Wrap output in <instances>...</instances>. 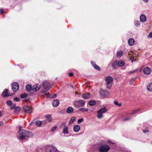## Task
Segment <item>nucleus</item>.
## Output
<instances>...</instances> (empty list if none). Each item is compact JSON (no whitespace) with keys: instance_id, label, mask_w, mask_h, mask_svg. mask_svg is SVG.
Returning <instances> with one entry per match:
<instances>
[{"instance_id":"nucleus-29","label":"nucleus","mask_w":152,"mask_h":152,"mask_svg":"<svg viewBox=\"0 0 152 152\" xmlns=\"http://www.w3.org/2000/svg\"><path fill=\"white\" fill-rule=\"evenodd\" d=\"M44 122V121H38L36 122L35 125L37 126H40Z\"/></svg>"},{"instance_id":"nucleus-55","label":"nucleus","mask_w":152,"mask_h":152,"mask_svg":"<svg viewBox=\"0 0 152 152\" xmlns=\"http://www.w3.org/2000/svg\"><path fill=\"white\" fill-rule=\"evenodd\" d=\"M143 132L144 133H145L146 132H148V131L147 130H146H146H143Z\"/></svg>"},{"instance_id":"nucleus-51","label":"nucleus","mask_w":152,"mask_h":152,"mask_svg":"<svg viewBox=\"0 0 152 152\" xmlns=\"http://www.w3.org/2000/svg\"><path fill=\"white\" fill-rule=\"evenodd\" d=\"M130 118H127L124 119L123 120L124 121H129L130 120Z\"/></svg>"},{"instance_id":"nucleus-1","label":"nucleus","mask_w":152,"mask_h":152,"mask_svg":"<svg viewBox=\"0 0 152 152\" xmlns=\"http://www.w3.org/2000/svg\"><path fill=\"white\" fill-rule=\"evenodd\" d=\"M42 86L44 88L41 91L42 93H45L52 87V86H50V83L47 81L43 82L42 84Z\"/></svg>"},{"instance_id":"nucleus-13","label":"nucleus","mask_w":152,"mask_h":152,"mask_svg":"<svg viewBox=\"0 0 152 152\" xmlns=\"http://www.w3.org/2000/svg\"><path fill=\"white\" fill-rule=\"evenodd\" d=\"M151 72V70L150 68L146 67H145L143 70V72L145 74L149 75V74Z\"/></svg>"},{"instance_id":"nucleus-38","label":"nucleus","mask_w":152,"mask_h":152,"mask_svg":"<svg viewBox=\"0 0 152 152\" xmlns=\"http://www.w3.org/2000/svg\"><path fill=\"white\" fill-rule=\"evenodd\" d=\"M136 78H137L134 77L132 79L129 83V84L131 85H133V82L135 80Z\"/></svg>"},{"instance_id":"nucleus-25","label":"nucleus","mask_w":152,"mask_h":152,"mask_svg":"<svg viewBox=\"0 0 152 152\" xmlns=\"http://www.w3.org/2000/svg\"><path fill=\"white\" fill-rule=\"evenodd\" d=\"M26 89L27 91H30L32 90V87L31 85H28L26 86Z\"/></svg>"},{"instance_id":"nucleus-17","label":"nucleus","mask_w":152,"mask_h":152,"mask_svg":"<svg viewBox=\"0 0 152 152\" xmlns=\"http://www.w3.org/2000/svg\"><path fill=\"white\" fill-rule=\"evenodd\" d=\"M134 42V40L133 39L130 38L128 40V43L130 46L133 45Z\"/></svg>"},{"instance_id":"nucleus-45","label":"nucleus","mask_w":152,"mask_h":152,"mask_svg":"<svg viewBox=\"0 0 152 152\" xmlns=\"http://www.w3.org/2000/svg\"><path fill=\"white\" fill-rule=\"evenodd\" d=\"M148 38H151L152 37V32L150 33L147 37Z\"/></svg>"},{"instance_id":"nucleus-24","label":"nucleus","mask_w":152,"mask_h":152,"mask_svg":"<svg viewBox=\"0 0 152 152\" xmlns=\"http://www.w3.org/2000/svg\"><path fill=\"white\" fill-rule=\"evenodd\" d=\"M63 133H69V129L68 127L67 126H65L64 127L62 130Z\"/></svg>"},{"instance_id":"nucleus-22","label":"nucleus","mask_w":152,"mask_h":152,"mask_svg":"<svg viewBox=\"0 0 152 152\" xmlns=\"http://www.w3.org/2000/svg\"><path fill=\"white\" fill-rule=\"evenodd\" d=\"M73 109L71 107H69L67 108L66 110V112L68 113H70L73 111Z\"/></svg>"},{"instance_id":"nucleus-61","label":"nucleus","mask_w":152,"mask_h":152,"mask_svg":"<svg viewBox=\"0 0 152 152\" xmlns=\"http://www.w3.org/2000/svg\"><path fill=\"white\" fill-rule=\"evenodd\" d=\"M2 115V113L0 111V117H1Z\"/></svg>"},{"instance_id":"nucleus-37","label":"nucleus","mask_w":152,"mask_h":152,"mask_svg":"<svg viewBox=\"0 0 152 152\" xmlns=\"http://www.w3.org/2000/svg\"><path fill=\"white\" fill-rule=\"evenodd\" d=\"M114 103L115 104L117 105L118 107H120L121 106V103H118V102L117 100H115L114 101Z\"/></svg>"},{"instance_id":"nucleus-19","label":"nucleus","mask_w":152,"mask_h":152,"mask_svg":"<svg viewBox=\"0 0 152 152\" xmlns=\"http://www.w3.org/2000/svg\"><path fill=\"white\" fill-rule=\"evenodd\" d=\"M123 54V52L121 51H118L116 53L117 57L118 58L121 57Z\"/></svg>"},{"instance_id":"nucleus-3","label":"nucleus","mask_w":152,"mask_h":152,"mask_svg":"<svg viewBox=\"0 0 152 152\" xmlns=\"http://www.w3.org/2000/svg\"><path fill=\"white\" fill-rule=\"evenodd\" d=\"M86 102L83 100H79L75 102L73 104L75 107L78 108L84 106Z\"/></svg>"},{"instance_id":"nucleus-57","label":"nucleus","mask_w":152,"mask_h":152,"mask_svg":"<svg viewBox=\"0 0 152 152\" xmlns=\"http://www.w3.org/2000/svg\"><path fill=\"white\" fill-rule=\"evenodd\" d=\"M44 93L45 94L43 95L44 96V97H47V94H46V93Z\"/></svg>"},{"instance_id":"nucleus-6","label":"nucleus","mask_w":152,"mask_h":152,"mask_svg":"<svg viewBox=\"0 0 152 152\" xmlns=\"http://www.w3.org/2000/svg\"><path fill=\"white\" fill-rule=\"evenodd\" d=\"M46 152H58L57 148L51 145H48L46 147Z\"/></svg>"},{"instance_id":"nucleus-40","label":"nucleus","mask_w":152,"mask_h":152,"mask_svg":"<svg viewBox=\"0 0 152 152\" xmlns=\"http://www.w3.org/2000/svg\"><path fill=\"white\" fill-rule=\"evenodd\" d=\"M66 123L65 122H63V123H62L61 125L60 126V127L61 128H62L63 127H65V126H66Z\"/></svg>"},{"instance_id":"nucleus-20","label":"nucleus","mask_w":152,"mask_h":152,"mask_svg":"<svg viewBox=\"0 0 152 152\" xmlns=\"http://www.w3.org/2000/svg\"><path fill=\"white\" fill-rule=\"evenodd\" d=\"M125 64V62L123 61H118V66H122Z\"/></svg>"},{"instance_id":"nucleus-21","label":"nucleus","mask_w":152,"mask_h":152,"mask_svg":"<svg viewBox=\"0 0 152 152\" xmlns=\"http://www.w3.org/2000/svg\"><path fill=\"white\" fill-rule=\"evenodd\" d=\"M91 63L95 69L99 71L101 70V68L99 66L96 65L93 62L91 61Z\"/></svg>"},{"instance_id":"nucleus-30","label":"nucleus","mask_w":152,"mask_h":152,"mask_svg":"<svg viewBox=\"0 0 152 152\" xmlns=\"http://www.w3.org/2000/svg\"><path fill=\"white\" fill-rule=\"evenodd\" d=\"M76 119V117L75 116H73L72 117L71 119H70L69 121V124H72L74 121Z\"/></svg>"},{"instance_id":"nucleus-4","label":"nucleus","mask_w":152,"mask_h":152,"mask_svg":"<svg viewBox=\"0 0 152 152\" xmlns=\"http://www.w3.org/2000/svg\"><path fill=\"white\" fill-rule=\"evenodd\" d=\"M110 148V147L108 145L104 144L99 147L98 150L100 152H107Z\"/></svg>"},{"instance_id":"nucleus-52","label":"nucleus","mask_w":152,"mask_h":152,"mask_svg":"<svg viewBox=\"0 0 152 152\" xmlns=\"http://www.w3.org/2000/svg\"><path fill=\"white\" fill-rule=\"evenodd\" d=\"M56 96L57 95L56 94H54L53 95V96L50 97V98H55L56 97Z\"/></svg>"},{"instance_id":"nucleus-47","label":"nucleus","mask_w":152,"mask_h":152,"mask_svg":"<svg viewBox=\"0 0 152 152\" xmlns=\"http://www.w3.org/2000/svg\"><path fill=\"white\" fill-rule=\"evenodd\" d=\"M14 101H17V102H19L20 101V99L19 98H18L17 97L15 98L14 99Z\"/></svg>"},{"instance_id":"nucleus-18","label":"nucleus","mask_w":152,"mask_h":152,"mask_svg":"<svg viewBox=\"0 0 152 152\" xmlns=\"http://www.w3.org/2000/svg\"><path fill=\"white\" fill-rule=\"evenodd\" d=\"M80 129V127L78 125H75L73 127L74 131L75 132H77Z\"/></svg>"},{"instance_id":"nucleus-48","label":"nucleus","mask_w":152,"mask_h":152,"mask_svg":"<svg viewBox=\"0 0 152 152\" xmlns=\"http://www.w3.org/2000/svg\"><path fill=\"white\" fill-rule=\"evenodd\" d=\"M137 70H138V69H135L133 71H130L128 73L132 74L133 73H134V72L137 71Z\"/></svg>"},{"instance_id":"nucleus-56","label":"nucleus","mask_w":152,"mask_h":152,"mask_svg":"<svg viewBox=\"0 0 152 152\" xmlns=\"http://www.w3.org/2000/svg\"><path fill=\"white\" fill-rule=\"evenodd\" d=\"M4 124L2 122L0 121V126H2Z\"/></svg>"},{"instance_id":"nucleus-15","label":"nucleus","mask_w":152,"mask_h":152,"mask_svg":"<svg viewBox=\"0 0 152 152\" xmlns=\"http://www.w3.org/2000/svg\"><path fill=\"white\" fill-rule=\"evenodd\" d=\"M140 20L141 22H145L146 20V17L144 14L141 15L140 17Z\"/></svg>"},{"instance_id":"nucleus-36","label":"nucleus","mask_w":152,"mask_h":152,"mask_svg":"<svg viewBox=\"0 0 152 152\" xmlns=\"http://www.w3.org/2000/svg\"><path fill=\"white\" fill-rule=\"evenodd\" d=\"M134 25L137 27H139L140 25V22L138 21H136L134 22Z\"/></svg>"},{"instance_id":"nucleus-2","label":"nucleus","mask_w":152,"mask_h":152,"mask_svg":"<svg viewBox=\"0 0 152 152\" xmlns=\"http://www.w3.org/2000/svg\"><path fill=\"white\" fill-rule=\"evenodd\" d=\"M33 135L34 134H20L19 135L17 136V137L20 140H24L32 137Z\"/></svg>"},{"instance_id":"nucleus-27","label":"nucleus","mask_w":152,"mask_h":152,"mask_svg":"<svg viewBox=\"0 0 152 152\" xmlns=\"http://www.w3.org/2000/svg\"><path fill=\"white\" fill-rule=\"evenodd\" d=\"M98 111L100 112L101 113H104L107 112V110L106 109V108L105 107H103L102 108H101Z\"/></svg>"},{"instance_id":"nucleus-54","label":"nucleus","mask_w":152,"mask_h":152,"mask_svg":"<svg viewBox=\"0 0 152 152\" xmlns=\"http://www.w3.org/2000/svg\"><path fill=\"white\" fill-rule=\"evenodd\" d=\"M69 75L70 77H72L73 75V73H69Z\"/></svg>"},{"instance_id":"nucleus-9","label":"nucleus","mask_w":152,"mask_h":152,"mask_svg":"<svg viewBox=\"0 0 152 152\" xmlns=\"http://www.w3.org/2000/svg\"><path fill=\"white\" fill-rule=\"evenodd\" d=\"M23 110L24 112L26 113H30L32 112L31 108L26 105H24L23 107Z\"/></svg>"},{"instance_id":"nucleus-53","label":"nucleus","mask_w":152,"mask_h":152,"mask_svg":"<svg viewBox=\"0 0 152 152\" xmlns=\"http://www.w3.org/2000/svg\"><path fill=\"white\" fill-rule=\"evenodd\" d=\"M4 12V10L3 9L0 10V13L1 14L3 13Z\"/></svg>"},{"instance_id":"nucleus-43","label":"nucleus","mask_w":152,"mask_h":152,"mask_svg":"<svg viewBox=\"0 0 152 152\" xmlns=\"http://www.w3.org/2000/svg\"><path fill=\"white\" fill-rule=\"evenodd\" d=\"M107 143L109 144L110 145H111V144H113L115 143L114 142H111L109 140H107Z\"/></svg>"},{"instance_id":"nucleus-41","label":"nucleus","mask_w":152,"mask_h":152,"mask_svg":"<svg viewBox=\"0 0 152 152\" xmlns=\"http://www.w3.org/2000/svg\"><path fill=\"white\" fill-rule=\"evenodd\" d=\"M83 120L84 119L83 118L79 119L77 120V123L78 124H80L83 121Z\"/></svg>"},{"instance_id":"nucleus-8","label":"nucleus","mask_w":152,"mask_h":152,"mask_svg":"<svg viewBox=\"0 0 152 152\" xmlns=\"http://www.w3.org/2000/svg\"><path fill=\"white\" fill-rule=\"evenodd\" d=\"M12 88L14 92L17 91L19 88V86L18 83L16 82L13 83L12 86Z\"/></svg>"},{"instance_id":"nucleus-16","label":"nucleus","mask_w":152,"mask_h":152,"mask_svg":"<svg viewBox=\"0 0 152 152\" xmlns=\"http://www.w3.org/2000/svg\"><path fill=\"white\" fill-rule=\"evenodd\" d=\"M59 101L58 99L54 100L53 102V105L54 107H57L59 104Z\"/></svg>"},{"instance_id":"nucleus-46","label":"nucleus","mask_w":152,"mask_h":152,"mask_svg":"<svg viewBox=\"0 0 152 152\" xmlns=\"http://www.w3.org/2000/svg\"><path fill=\"white\" fill-rule=\"evenodd\" d=\"M7 104L9 106H10L12 104V102L10 101H8L7 102Z\"/></svg>"},{"instance_id":"nucleus-33","label":"nucleus","mask_w":152,"mask_h":152,"mask_svg":"<svg viewBox=\"0 0 152 152\" xmlns=\"http://www.w3.org/2000/svg\"><path fill=\"white\" fill-rule=\"evenodd\" d=\"M15 112V113H18L21 110V108L20 107H16L14 108Z\"/></svg>"},{"instance_id":"nucleus-5","label":"nucleus","mask_w":152,"mask_h":152,"mask_svg":"<svg viewBox=\"0 0 152 152\" xmlns=\"http://www.w3.org/2000/svg\"><path fill=\"white\" fill-rule=\"evenodd\" d=\"M113 80V78L110 76H108L106 78L107 82L106 85L107 88H110L111 87L112 83Z\"/></svg>"},{"instance_id":"nucleus-23","label":"nucleus","mask_w":152,"mask_h":152,"mask_svg":"<svg viewBox=\"0 0 152 152\" xmlns=\"http://www.w3.org/2000/svg\"><path fill=\"white\" fill-rule=\"evenodd\" d=\"M90 96L91 95L90 94L87 93L84 94L83 95V97L84 99H88L90 97Z\"/></svg>"},{"instance_id":"nucleus-31","label":"nucleus","mask_w":152,"mask_h":152,"mask_svg":"<svg viewBox=\"0 0 152 152\" xmlns=\"http://www.w3.org/2000/svg\"><path fill=\"white\" fill-rule=\"evenodd\" d=\"M97 117L99 118L100 119L102 118L103 115L102 114V113H100V112L98 111H97Z\"/></svg>"},{"instance_id":"nucleus-10","label":"nucleus","mask_w":152,"mask_h":152,"mask_svg":"<svg viewBox=\"0 0 152 152\" xmlns=\"http://www.w3.org/2000/svg\"><path fill=\"white\" fill-rule=\"evenodd\" d=\"M8 90L7 89H5L2 94V95L3 97H7L9 96H11L12 94H9L8 93Z\"/></svg>"},{"instance_id":"nucleus-32","label":"nucleus","mask_w":152,"mask_h":152,"mask_svg":"<svg viewBox=\"0 0 152 152\" xmlns=\"http://www.w3.org/2000/svg\"><path fill=\"white\" fill-rule=\"evenodd\" d=\"M96 103V102L94 100L90 101L89 102V104L91 106L95 105Z\"/></svg>"},{"instance_id":"nucleus-59","label":"nucleus","mask_w":152,"mask_h":152,"mask_svg":"<svg viewBox=\"0 0 152 152\" xmlns=\"http://www.w3.org/2000/svg\"><path fill=\"white\" fill-rule=\"evenodd\" d=\"M34 123V121H32L31 123L30 124V125H31V124H33Z\"/></svg>"},{"instance_id":"nucleus-44","label":"nucleus","mask_w":152,"mask_h":152,"mask_svg":"<svg viewBox=\"0 0 152 152\" xmlns=\"http://www.w3.org/2000/svg\"><path fill=\"white\" fill-rule=\"evenodd\" d=\"M12 106L11 107V109L12 110L14 109L16 107L15 106V104H12Z\"/></svg>"},{"instance_id":"nucleus-58","label":"nucleus","mask_w":152,"mask_h":152,"mask_svg":"<svg viewBox=\"0 0 152 152\" xmlns=\"http://www.w3.org/2000/svg\"><path fill=\"white\" fill-rule=\"evenodd\" d=\"M28 99H25L24 101L26 102H28Z\"/></svg>"},{"instance_id":"nucleus-7","label":"nucleus","mask_w":152,"mask_h":152,"mask_svg":"<svg viewBox=\"0 0 152 152\" xmlns=\"http://www.w3.org/2000/svg\"><path fill=\"white\" fill-rule=\"evenodd\" d=\"M99 93L100 95L103 96H108L110 94L108 91L103 89H101L99 91Z\"/></svg>"},{"instance_id":"nucleus-12","label":"nucleus","mask_w":152,"mask_h":152,"mask_svg":"<svg viewBox=\"0 0 152 152\" xmlns=\"http://www.w3.org/2000/svg\"><path fill=\"white\" fill-rule=\"evenodd\" d=\"M41 87L40 85L38 84H36L35 85L32 87V90L34 91H37L39 90Z\"/></svg>"},{"instance_id":"nucleus-50","label":"nucleus","mask_w":152,"mask_h":152,"mask_svg":"<svg viewBox=\"0 0 152 152\" xmlns=\"http://www.w3.org/2000/svg\"><path fill=\"white\" fill-rule=\"evenodd\" d=\"M134 57L133 56H132L130 57V60L132 61V63H133L134 61Z\"/></svg>"},{"instance_id":"nucleus-14","label":"nucleus","mask_w":152,"mask_h":152,"mask_svg":"<svg viewBox=\"0 0 152 152\" xmlns=\"http://www.w3.org/2000/svg\"><path fill=\"white\" fill-rule=\"evenodd\" d=\"M111 66L113 69H116L118 66V61H114L111 63Z\"/></svg>"},{"instance_id":"nucleus-42","label":"nucleus","mask_w":152,"mask_h":152,"mask_svg":"<svg viewBox=\"0 0 152 152\" xmlns=\"http://www.w3.org/2000/svg\"><path fill=\"white\" fill-rule=\"evenodd\" d=\"M63 137H69L71 136L70 134H63V135H61Z\"/></svg>"},{"instance_id":"nucleus-34","label":"nucleus","mask_w":152,"mask_h":152,"mask_svg":"<svg viewBox=\"0 0 152 152\" xmlns=\"http://www.w3.org/2000/svg\"><path fill=\"white\" fill-rule=\"evenodd\" d=\"M46 118L47 121L49 122H50L52 121V118L51 116L50 115H46Z\"/></svg>"},{"instance_id":"nucleus-49","label":"nucleus","mask_w":152,"mask_h":152,"mask_svg":"<svg viewBox=\"0 0 152 152\" xmlns=\"http://www.w3.org/2000/svg\"><path fill=\"white\" fill-rule=\"evenodd\" d=\"M57 128V126H55L53 127V128L51 129L52 131L53 132L55 131L56 128Z\"/></svg>"},{"instance_id":"nucleus-26","label":"nucleus","mask_w":152,"mask_h":152,"mask_svg":"<svg viewBox=\"0 0 152 152\" xmlns=\"http://www.w3.org/2000/svg\"><path fill=\"white\" fill-rule=\"evenodd\" d=\"M148 90L150 91H152V83H149L147 86Z\"/></svg>"},{"instance_id":"nucleus-28","label":"nucleus","mask_w":152,"mask_h":152,"mask_svg":"<svg viewBox=\"0 0 152 152\" xmlns=\"http://www.w3.org/2000/svg\"><path fill=\"white\" fill-rule=\"evenodd\" d=\"M141 109L140 108L133 110L132 112L129 113L130 115H133L135 113H137L139 111H140Z\"/></svg>"},{"instance_id":"nucleus-39","label":"nucleus","mask_w":152,"mask_h":152,"mask_svg":"<svg viewBox=\"0 0 152 152\" xmlns=\"http://www.w3.org/2000/svg\"><path fill=\"white\" fill-rule=\"evenodd\" d=\"M27 96V95L26 94L24 93L20 95V97L21 98H26Z\"/></svg>"},{"instance_id":"nucleus-11","label":"nucleus","mask_w":152,"mask_h":152,"mask_svg":"<svg viewBox=\"0 0 152 152\" xmlns=\"http://www.w3.org/2000/svg\"><path fill=\"white\" fill-rule=\"evenodd\" d=\"M22 126H20L19 127V130L18 131V133H31L30 132H28L26 130L22 129Z\"/></svg>"},{"instance_id":"nucleus-60","label":"nucleus","mask_w":152,"mask_h":152,"mask_svg":"<svg viewBox=\"0 0 152 152\" xmlns=\"http://www.w3.org/2000/svg\"><path fill=\"white\" fill-rule=\"evenodd\" d=\"M145 2H147L148 1V0H143Z\"/></svg>"},{"instance_id":"nucleus-35","label":"nucleus","mask_w":152,"mask_h":152,"mask_svg":"<svg viewBox=\"0 0 152 152\" xmlns=\"http://www.w3.org/2000/svg\"><path fill=\"white\" fill-rule=\"evenodd\" d=\"M78 109H79V110H80L83 112L87 111L88 110V109L86 108L85 107L78 108Z\"/></svg>"},{"instance_id":"nucleus-62","label":"nucleus","mask_w":152,"mask_h":152,"mask_svg":"<svg viewBox=\"0 0 152 152\" xmlns=\"http://www.w3.org/2000/svg\"><path fill=\"white\" fill-rule=\"evenodd\" d=\"M71 87H72V88H74V87L73 86H72Z\"/></svg>"}]
</instances>
